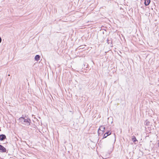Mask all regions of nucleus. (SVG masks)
Returning <instances> with one entry per match:
<instances>
[{"mask_svg":"<svg viewBox=\"0 0 159 159\" xmlns=\"http://www.w3.org/2000/svg\"><path fill=\"white\" fill-rule=\"evenodd\" d=\"M19 120L20 122L24 125H27L28 126L30 125V119L27 120L23 117H20L19 118Z\"/></svg>","mask_w":159,"mask_h":159,"instance_id":"nucleus-1","label":"nucleus"},{"mask_svg":"<svg viewBox=\"0 0 159 159\" xmlns=\"http://www.w3.org/2000/svg\"><path fill=\"white\" fill-rule=\"evenodd\" d=\"M105 128L104 126L103 125H101L99 128L98 130V135L100 136V135L101 134V133H100V131H102V134H103L104 133L105 130Z\"/></svg>","mask_w":159,"mask_h":159,"instance_id":"nucleus-2","label":"nucleus"},{"mask_svg":"<svg viewBox=\"0 0 159 159\" xmlns=\"http://www.w3.org/2000/svg\"><path fill=\"white\" fill-rule=\"evenodd\" d=\"M6 151V149L2 145H0V152H5Z\"/></svg>","mask_w":159,"mask_h":159,"instance_id":"nucleus-3","label":"nucleus"},{"mask_svg":"<svg viewBox=\"0 0 159 159\" xmlns=\"http://www.w3.org/2000/svg\"><path fill=\"white\" fill-rule=\"evenodd\" d=\"M6 136L5 135L2 134L0 135V140L1 141H3L6 139Z\"/></svg>","mask_w":159,"mask_h":159,"instance_id":"nucleus-4","label":"nucleus"},{"mask_svg":"<svg viewBox=\"0 0 159 159\" xmlns=\"http://www.w3.org/2000/svg\"><path fill=\"white\" fill-rule=\"evenodd\" d=\"M150 0H145V5L146 6L150 4Z\"/></svg>","mask_w":159,"mask_h":159,"instance_id":"nucleus-5","label":"nucleus"},{"mask_svg":"<svg viewBox=\"0 0 159 159\" xmlns=\"http://www.w3.org/2000/svg\"><path fill=\"white\" fill-rule=\"evenodd\" d=\"M40 58V56L39 55H37L35 57L34 59L36 61H38L39 60Z\"/></svg>","mask_w":159,"mask_h":159,"instance_id":"nucleus-6","label":"nucleus"},{"mask_svg":"<svg viewBox=\"0 0 159 159\" xmlns=\"http://www.w3.org/2000/svg\"><path fill=\"white\" fill-rule=\"evenodd\" d=\"M132 139L134 143H135L137 141V140L136 139V138L134 136H133L132 137Z\"/></svg>","mask_w":159,"mask_h":159,"instance_id":"nucleus-7","label":"nucleus"},{"mask_svg":"<svg viewBox=\"0 0 159 159\" xmlns=\"http://www.w3.org/2000/svg\"><path fill=\"white\" fill-rule=\"evenodd\" d=\"M107 135H110L111 134V132H110L109 131H107L106 133H105Z\"/></svg>","mask_w":159,"mask_h":159,"instance_id":"nucleus-8","label":"nucleus"},{"mask_svg":"<svg viewBox=\"0 0 159 159\" xmlns=\"http://www.w3.org/2000/svg\"><path fill=\"white\" fill-rule=\"evenodd\" d=\"M108 136V134L107 135L105 133L104 134L103 138H106L107 136Z\"/></svg>","mask_w":159,"mask_h":159,"instance_id":"nucleus-9","label":"nucleus"},{"mask_svg":"<svg viewBox=\"0 0 159 159\" xmlns=\"http://www.w3.org/2000/svg\"><path fill=\"white\" fill-rule=\"evenodd\" d=\"M2 41V39L1 37H0V43H1Z\"/></svg>","mask_w":159,"mask_h":159,"instance_id":"nucleus-10","label":"nucleus"},{"mask_svg":"<svg viewBox=\"0 0 159 159\" xmlns=\"http://www.w3.org/2000/svg\"><path fill=\"white\" fill-rule=\"evenodd\" d=\"M158 146L159 147V141H158Z\"/></svg>","mask_w":159,"mask_h":159,"instance_id":"nucleus-11","label":"nucleus"},{"mask_svg":"<svg viewBox=\"0 0 159 159\" xmlns=\"http://www.w3.org/2000/svg\"><path fill=\"white\" fill-rule=\"evenodd\" d=\"M102 158H103V159H106V158H103V157H102Z\"/></svg>","mask_w":159,"mask_h":159,"instance_id":"nucleus-12","label":"nucleus"}]
</instances>
